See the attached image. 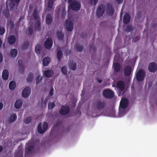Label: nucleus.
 <instances>
[{"mask_svg": "<svg viewBox=\"0 0 157 157\" xmlns=\"http://www.w3.org/2000/svg\"><path fill=\"white\" fill-rule=\"evenodd\" d=\"M106 106V102L105 101L98 99L95 101L94 105V107L97 110H101L104 109Z\"/></svg>", "mask_w": 157, "mask_h": 157, "instance_id": "nucleus-1", "label": "nucleus"}, {"mask_svg": "<svg viewBox=\"0 0 157 157\" xmlns=\"http://www.w3.org/2000/svg\"><path fill=\"white\" fill-rule=\"evenodd\" d=\"M68 7L73 10L77 11L80 9L81 4L79 2L76 0H73L69 3Z\"/></svg>", "mask_w": 157, "mask_h": 157, "instance_id": "nucleus-2", "label": "nucleus"}, {"mask_svg": "<svg viewBox=\"0 0 157 157\" xmlns=\"http://www.w3.org/2000/svg\"><path fill=\"white\" fill-rule=\"evenodd\" d=\"M26 145L28 147H25V156H27L32 153L34 148V144L32 140L29 141L28 143L26 144Z\"/></svg>", "mask_w": 157, "mask_h": 157, "instance_id": "nucleus-3", "label": "nucleus"}, {"mask_svg": "<svg viewBox=\"0 0 157 157\" xmlns=\"http://www.w3.org/2000/svg\"><path fill=\"white\" fill-rule=\"evenodd\" d=\"M146 73L143 69L140 70L136 73V78L138 81H143L145 78Z\"/></svg>", "mask_w": 157, "mask_h": 157, "instance_id": "nucleus-4", "label": "nucleus"}, {"mask_svg": "<svg viewBox=\"0 0 157 157\" xmlns=\"http://www.w3.org/2000/svg\"><path fill=\"white\" fill-rule=\"evenodd\" d=\"M103 95L104 97L107 98H111L114 96V93L112 90L106 89L103 92Z\"/></svg>", "mask_w": 157, "mask_h": 157, "instance_id": "nucleus-5", "label": "nucleus"}, {"mask_svg": "<svg viewBox=\"0 0 157 157\" xmlns=\"http://www.w3.org/2000/svg\"><path fill=\"white\" fill-rule=\"evenodd\" d=\"M42 124L40 123L38 125L37 130L38 132L40 134H43L47 130L48 124L46 122H44L43 124V129L42 128Z\"/></svg>", "mask_w": 157, "mask_h": 157, "instance_id": "nucleus-6", "label": "nucleus"}, {"mask_svg": "<svg viewBox=\"0 0 157 157\" xmlns=\"http://www.w3.org/2000/svg\"><path fill=\"white\" fill-rule=\"evenodd\" d=\"M105 6L102 4L98 6L96 11V15L98 17H100L103 15L105 12Z\"/></svg>", "mask_w": 157, "mask_h": 157, "instance_id": "nucleus-7", "label": "nucleus"}, {"mask_svg": "<svg viewBox=\"0 0 157 157\" xmlns=\"http://www.w3.org/2000/svg\"><path fill=\"white\" fill-rule=\"evenodd\" d=\"M59 113L62 115L67 114L70 112V108L67 105H62L61 108L59 110Z\"/></svg>", "mask_w": 157, "mask_h": 157, "instance_id": "nucleus-8", "label": "nucleus"}, {"mask_svg": "<svg viewBox=\"0 0 157 157\" xmlns=\"http://www.w3.org/2000/svg\"><path fill=\"white\" fill-rule=\"evenodd\" d=\"M128 101L127 99L125 98H122L120 104V107L122 109H125L128 106Z\"/></svg>", "mask_w": 157, "mask_h": 157, "instance_id": "nucleus-9", "label": "nucleus"}, {"mask_svg": "<svg viewBox=\"0 0 157 157\" xmlns=\"http://www.w3.org/2000/svg\"><path fill=\"white\" fill-rule=\"evenodd\" d=\"M31 89L28 86L25 87L22 92V96L24 98H27L30 95Z\"/></svg>", "mask_w": 157, "mask_h": 157, "instance_id": "nucleus-10", "label": "nucleus"}, {"mask_svg": "<svg viewBox=\"0 0 157 157\" xmlns=\"http://www.w3.org/2000/svg\"><path fill=\"white\" fill-rule=\"evenodd\" d=\"M149 71L151 72H155L157 70V65L154 62L151 63L148 66Z\"/></svg>", "mask_w": 157, "mask_h": 157, "instance_id": "nucleus-11", "label": "nucleus"}, {"mask_svg": "<svg viewBox=\"0 0 157 157\" xmlns=\"http://www.w3.org/2000/svg\"><path fill=\"white\" fill-rule=\"evenodd\" d=\"M125 86L124 83L122 81L119 80L117 82V87L121 91H123L124 90Z\"/></svg>", "mask_w": 157, "mask_h": 157, "instance_id": "nucleus-12", "label": "nucleus"}, {"mask_svg": "<svg viewBox=\"0 0 157 157\" xmlns=\"http://www.w3.org/2000/svg\"><path fill=\"white\" fill-rule=\"evenodd\" d=\"M66 25L67 31H71L73 29L74 25L73 22L70 20L66 21Z\"/></svg>", "mask_w": 157, "mask_h": 157, "instance_id": "nucleus-13", "label": "nucleus"}, {"mask_svg": "<svg viewBox=\"0 0 157 157\" xmlns=\"http://www.w3.org/2000/svg\"><path fill=\"white\" fill-rule=\"evenodd\" d=\"M52 40L51 38L48 37L45 42L44 45L47 49H50L52 47Z\"/></svg>", "mask_w": 157, "mask_h": 157, "instance_id": "nucleus-14", "label": "nucleus"}, {"mask_svg": "<svg viewBox=\"0 0 157 157\" xmlns=\"http://www.w3.org/2000/svg\"><path fill=\"white\" fill-rule=\"evenodd\" d=\"M14 5L15 3L13 0H9L6 2V8L8 9L13 10Z\"/></svg>", "mask_w": 157, "mask_h": 157, "instance_id": "nucleus-15", "label": "nucleus"}, {"mask_svg": "<svg viewBox=\"0 0 157 157\" xmlns=\"http://www.w3.org/2000/svg\"><path fill=\"white\" fill-rule=\"evenodd\" d=\"M114 12V9L112 5L110 3L107 5V12L108 14L110 16H112Z\"/></svg>", "mask_w": 157, "mask_h": 157, "instance_id": "nucleus-16", "label": "nucleus"}, {"mask_svg": "<svg viewBox=\"0 0 157 157\" xmlns=\"http://www.w3.org/2000/svg\"><path fill=\"white\" fill-rule=\"evenodd\" d=\"M132 72V68L130 66L125 67L124 69V75L126 76H129Z\"/></svg>", "mask_w": 157, "mask_h": 157, "instance_id": "nucleus-17", "label": "nucleus"}, {"mask_svg": "<svg viewBox=\"0 0 157 157\" xmlns=\"http://www.w3.org/2000/svg\"><path fill=\"white\" fill-rule=\"evenodd\" d=\"M43 75L47 78H50L52 76L54 72L52 70H45L43 72Z\"/></svg>", "mask_w": 157, "mask_h": 157, "instance_id": "nucleus-18", "label": "nucleus"}, {"mask_svg": "<svg viewBox=\"0 0 157 157\" xmlns=\"http://www.w3.org/2000/svg\"><path fill=\"white\" fill-rule=\"evenodd\" d=\"M131 20V16L128 13H125L124 16L123 22L125 24H127L129 23Z\"/></svg>", "mask_w": 157, "mask_h": 157, "instance_id": "nucleus-19", "label": "nucleus"}, {"mask_svg": "<svg viewBox=\"0 0 157 157\" xmlns=\"http://www.w3.org/2000/svg\"><path fill=\"white\" fill-rule=\"evenodd\" d=\"M23 151L21 149H20L18 147L14 154V157H23Z\"/></svg>", "mask_w": 157, "mask_h": 157, "instance_id": "nucleus-20", "label": "nucleus"}, {"mask_svg": "<svg viewBox=\"0 0 157 157\" xmlns=\"http://www.w3.org/2000/svg\"><path fill=\"white\" fill-rule=\"evenodd\" d=\"M17 118V116L15 113H14L8 119V122L11 123L14 122Z\"/></svg>", "mask_w": 157, "mask_h": 157, "instance_id": "nucleus-21", "label": "nucleus"}, {"mask_svg": "<svg viewBox=\"0 0 157 157\" xmlns=\"http://www.w3.org/2000/svg\"><path fill=\"white\" fill-rule=\"evenodd\" d=\"M23 103V101L21 99L17 100L14 104V106L17 109H20L21 106Z\"/></svg>", "mask_w": 157, "mask_h": 157, "instance_id": "nucleus-22", "label": "nucleus"}, {"mask_svg": "<svg viewBox=\"0 0 157 157\" xmlns=\"http://www.w3.org/2000/svg\"><path fill=\"white\" fill-rule=\"evenodd\" d=\"M113 67L114 70L117 72L120 71L121 69V67L118 63H113Z\"/></svg>", "mask_w": 157, "mask_h": 157, "instance_id": "nucleus-23", "label": "nucleus"}, {"mask_svg": "<svg viewBox=\"0 0 157 157\" xmlns=\"http://www.w3.org/2000/svg\"><path fill=\"white\" fill-rule=\"evenodd\" d=\"M45 20L47 24L49 25L51 24L52 21V17L50 14L48 13L47 15Z\"/></svg>", "mask_w": 157, "mask_h": 157, "instance_id": "nucleus-24", "label": "nucleus"}, {"mask_svg": "<svg viewBox=\"0 0 157 157\" xmlns=\"http://www.w3.org/2000/svg\"><path fill=\"white\" fill-rule=\"evenodd\" d=\"M2 77V78L4 80L8 79L9 77V72L7 69H5L3 70Z\"/></svg>", "mask_w": 157, "mask_h": 157, "instance_id": "nucleus-25", "label": "nucleus"}, {"mask_svg": "<svg viewBox=\"0 0 157 157\" xmlns=\"http://www.w3.org/2000/svg\"><path fill=\"white\" fill-rule=\"evenodd\" d=\"M51 62V59L49 57L44 58L43 60V64L44 66H46L48 65Z\"/></svg>", "mask_w": 157, "mask_h": 157, "instance_id": "nucleus-26", "label": "nucleus"}, {"mask_svg": "<svg viewBox=\"0 0 157 157\" xmlns=\"http://www.w3.org/2000/svg\"><path fill=\"white\" fill-rule=\"evenodd\" d=\"M17 64L20 67L19 70L23 73L24 72V68L23 65V61L22 59H19L17 62Z\"/></svg>", "mask_w": 157, "mask_h": 157, "instance_id": "nucleus-27", "label": "nucleus"}, {"mask_svg": "<svg viewBox=\"0 0 157 157\" xmlns=\"http://www.w3.org/2000/svg\"><path fill=\"white\" fill-rule=\"evenodd\" d=\"M56 35L59 40H63L64 35L62 33V31H57L56 32Z\"/></svg>", "mask_w": 157, "mask_h": 157, "instance_id": "nucleus-28", "label": "nucleus"}, {"mask_svg": "<svg viewBox=\"0 0 157 157\" xmlns=\"http://www.w3.org/2000/svg\"><path fill=\"white\" fill-rule=\"evenodd\" d=\"M69 66L70 68L73 70H75L76 69V63H73L72 60L69 61Z\"/></svg>", "mask_w": 157, "mask_h": 157, "instance_id": "nucleus-29", "label": "nucleus"}, {"mask_svg": "<svg viewBox=\"0 0 157 157\" xmlns=\"http://www.w3.org/2000/svg\"><path fill=\"white\" fill-rule=\"evenodd\" d=\"M17 54V51L16 49H13L11 50L10 52V56L12 57H16Z\"/></svg>", "mask_w": 157, "mask_h": 157, "instance_id": "nucleus-30", "label": "nucleus"}, {"mask_svg": "<svg viewBox=\"0 0 157 157\" xmlns=\"http://www.w3.org/2000/svg\"><path fill=\"white\" fill-rule=\"evenodd\" d=\"M33 74L32 72L29 73L27 76L26 78L27 81L28 82H30L33 80Z\"/></svg>", "mask_w": 157, "mask_h": 157, "instance_id": "nucleus-31", "label": "nucleus"}, {"mask_svg": "<svg viewBox=\"0 0 157 157\" xmlns=\"http://www.w3.org/2000/svg\"><path fill=\"white\" fill-rule=\"evenodd\" d=\"M16 41V37L14 35L10 36L8 39V42L10 44H13Z\"/></svg>", "mask_w": 157, "mask_h": 157, "instance_id": "nucleus-32", "label": "nucleus"}, {"mask_svg": "<svg viewBox=\"0 0 157 157\" xmlns=\"http://www.w3.org/2000/svg\"><path fill=\"white\" fill-rule=\"evenodd\" d=\"M16 83L14 81H11L9 84V88L10 90H13L16 87Z\"/></svg>", "mask_w": 157, "mask_h": 157, "instance_id": "nucleus-33", "label": "nucleus"}, {"mask_svg": "<svg viewBox=\"0 0 157 157\" xmlns=\"http://www.w3.org/2000/svg\"><path fill=\"white\" fill-rule=\"evenodd\" d=\"M39 13L38 12V10L36 9L33 11V16L35 20H37L39 18Z\"/></svg>", "mask_w": 157, "mask_h": 157, "instance_id": "nucleus-34", "label": "nucleus"}, {"mask_svg": "<svg viewBox=\"0 0 157 157\" xmlns=\"http://www.w3.org/2000/svg\"><path fill=\"white\" fill-rule=\"evenodd\" d=\"M35 51L37 54H40L41 51V47L40 44H38L36 45L35 48Z\"/></svg>", "mask_w": 157, "mask_h": 157, "instance_id": "nucleus-35", "label": "nucleus"}, {"mask_svg": "<svg viewBox=\"0 0 157 157\" xmlns=\"http://www.w3.org/2000/svg\"><path fill=\"white\" fill-rule=\"evenodd\" d=\"M7 25L10 26L11 29L13 28L15 26L14 22L11 20L7 21Z\"/></svg>", "mask_w": 157, "mask_h": 157, "instance_id": "nucleus-36", "label": "nucleus"}, {"mask_svg": "<svg viewBox=\"0 0 157 157\" xmlns=\"http://www.w3.org/2000/svg\"><path fill=\"white\" fill-rule=\"evenodd\" d=\"M57 56L58 60L60 61L63 56V53L61 50H58L57 51Z\"/></svg>", "mask_w": 157, "mask_h": 157, "instance_id": "nucleus-37", "label": "nucleus"}, {"mask_svg": "<svg viewBox=\"0 0 157 157\" xmlns=\"http://www.w3.org/2000/svg\"><path fill=\"white\" fill-rule=\"evenodd\" d=\"M133 29L132 26V25H128L126 27L124 30L125 31L129 32L132 31Z\"/></svg>", "mask_w": 157, "mask_h": 157, "instance_id": "nucleus-38", "label": "nucleus"}, {"mask_svg": "<svg viewBox=\"0 0 157 157\" xmlns=\"http://www.w3.org/2000/svg\"><path fill=\"white\" fill-rule=\"evenodd\" d=\"M40 26H41V22L40 21V20H38L36 21V30H40Z\"/></svg>", "mask_w": 157, "mask_h": 157, "instance_id": "nucleus-39", "label": "nucleus"}, {"mask_svg": "<svg viewBox=\"0 0 157 157\" xmlns=\"http://www.w3.org/2000/svg\"><path fill=\"white\" fill-rule=\"evenodd\" d=\"M54 1L53 0H49L48 3V8H52L54 4Z\"/></svg>", "mask_w": 157, "mask_h": 157, "instance_id": "nucleus-40", "label": "nucleus"}, {"mask_svg": "<svg viewBox=\"0 0 157 157\" xmlns=\"http://www.w3.org/2000/svg\"><path fill=\"white\" fill-rule=\"evenodd\" d=\"M61 71L63 74L64 75H67V68L66 66H63L61 69Z\"/></svg>", "mask_w": 157, "mask_h": 157, "instance_id": "nucleus-41", "label": "nucleus"}, {"mask_svg": "<svg viewBox=\"0 0 157 157\" xmlns=\"http://www.w3.org/2000/svg\"><path fill=\"white\" fill-rule=\"evenodd\" d=\"M42 80V77H40L39 75H38L36 78V83L37 85H38L40 82H41Z\"/></svg>", "mask_w": 157, "mask_h": 157, "instance_id": "nucleus-42", "label": "nucleus"}, {"mask_svg": "<svg viewBox=\"0 0 157 157\" xmlns=\"http://www.w3.org/2000/svg\"><path fill=\"white\" fill-rule=\"evenodd\" d=\"M76 49L79 52L82 51L83 49V47L82 45L77 44L75 46Z\"/></svg>", "mask_w": 157, "mask_h": 157, "instance_id": "nucleus-43", "label": "nucleus"}, {"mask_svg": "<svg viewBox=\"0 0 157 157\" xmlns=\"http://www.w3.org/2000/svg\"><path fill=\"white\" fill-rule=\"evenodd\" d=\"M6 31L4 27L0 26V35H3Z\"/></svg>", "mask_w": 157, "mask_h": 157, "instance_id": "nucleus-44", "label": "nucleus"}, {"mask_svg": "<svg viewBox=\"0 0 157 157\" xmlns=\"http://www.w3.org/2000/svg\"><path fill=\"white\" fill-rule=\"evenodd\" d=\"M32 119L31 117H29L25 119L24 121V123L26 124L30 123L32 121Z\"/></svg>", "mask_w": 157, "mask_h": 157, "instance_id": "nucleus-45", "label": "nucleus"}, {"mask_svg": "<svg viewBox=\"0 0 157 157\" xmlns=\"http://www.w3.org/2000/svg\"><path fill=\"white\" fill-rule=\"evenodd\" d=\"M56 104L54 102L49 103L48 104V109H52L55 107Z\"/></svg>", "mask_w": 157, "mask_h": 157, "instance_id": "nucleus-46", "label": "nucleus"}, {"mask_svg": "<svg viewBox=\"0 0 157 157\" xmlns=\"http://www.w3.org/2000/svg\"><path fill=\"white\" fill-rule=\"evenodd\" d=\"M61 124V122L60 121H58L56 122L53 126V128L55 129L56 128L58 127Z\"/></svg>", "mask_w": 157, "mask_h": 157, "instance_id": "nucleus-47", "label": "nucleus"}, {"mask_svg": "<svg viewBox=\"0 0 157 157\" xmlns=\"http://www.w3.org/2000/svg\"><path fill=\"white\" fill-rule=\"evenodd\" d=\"M29 43L28 42H25L23 44L22 48L23 49H25L27 48L29 46Z\"/></svg>", "mask_w": 157, "mask_h": 157, "instance_id": "nucleus-48", "label": "nucleus"}, {"mask_svg": "<svg viewBox=\"0 0 157 157\" xmlns=\"http://www.w3.org/2000/svg\"><path fill=\"white\" fill-rule=\"evenodd\" d=\"M28 30L29 35H31L33 34V28L32 27H29L28 29Z\"/></svg>", "mask_w": 157, "mask_h": 157, "instance_id": "nucleus-49", "label": "nucleus"}, {"mask_svg": "<svg viewBox=\"0 0 157 157\" xmlns=\"http://www.w3.org/2000/svg\"><path fill=\"white\" fill-rule=\"evenodd\" d=\"M3 14L6 17H8L9 16L10 13L8 10H5L4 11Z\"/></svg>", "mask_w": 157, "mask_h": 157, "instance_id": "nucleus-50", "label": "nucleus"}, {"mask_svg": "<svg viewBox=\"0 0 157 157\" xmlns=\"http://www.w3.org/2000/svg\"><path fill=\"white\" fill-rule=\"evenodd\" d=\"M90 51L92 50L93 51H95V48L94 47L93 44H90Z\"/></svg>", "mask_w": 157, "mask_h": 157, "instance_id": "nucleus-51", "label": "nucleus"}, {"mask_svg": "<svg viewBox=\"0 0 157 157\" xmlns=\"http://www.w3.org/2000/svg\"><path fill=\"white\" fill-rule=\"evenodd\" d=\"M98 0H90V3L91 5H92L93 4V1L94 5L95 6L98 3Z\"/></svg>", "mask_w": 157, "mask_h": 157, "instance_id": "nucleus-52", "label": "nucleus"}, {"mask_svg": "<svg viewBox=\"0 0 157 157\" xmlns=\"http://www.w3.org/2000/svg\"><path fill=\"white\" fill-rule=\"evenodd\" d=\"M53 88H51L49 92V95L50 96H52L53 95Z\"/></svg>", "mask_w": 157, "mask_h": 157, "instance_id": "nucleus-53", "label": "nucleus"}, {"mask_svg": "<svg viewBox=\"0 0 157 157\" xmlns=\"http://www.w3.org/2000/svg\"><path fill=\"white\" fill-rule=\"evenodd\" d=\"M140 39V38L139 36H137L136 37L134 38L133 40L135 42H136L138 41Z\"/></svg>", "mask_w": 157, "mask_h": 157, "instance_id": "nucleus-54", "label": "nucleus"}, {"mask_svg": "<svg viewBox=\"0 0 157 157\" xmlns=\"http://www.w3.org/2000/svg\"><path fill=\"white\" fill-rule=\"evenodd\" d=\"M3 61V56L2 54L0 53V62H2Z\"/></svg>", "mask_w": 157, "mask_h": 157, "instance_id": "nucleus-55", "label": "nucleus"}, {"mask_svg": "<svg viewBox=\"0 0 157 157\" xmlns=\"http://www.w3.org/2000/svg\"><path fill=\"white\" fill-rule=\"evenodd\" d=\"M3 107V104L2 103L0 102V111L2 110Z\"/></svg>", "mask_w": 157, "mask_h": 157, "instance_id": "nucleus-56", "label": "nucleus"}, {"mask_svg": "<svg viewBox=\"0 0 157 157\" xmlns=\"http://www.w3.org/2000/svg\"><path fill=\"white\" fill-rule=\"evenodd\" d=\"M118 56H117V55H115L114 58V60L117 61L118 60Z\"/></svg>", "mask_w": 157, "mask_h": 157, "instance_id": "nucleus-57", "label": "nucleus"}, {"mask_svg": "<svg viewBox=\"0 0 157 157\" xmlns=\"http://www.w3.org/2000/svg\"><path fill=\"white\" fill-rule=\"evenodd\" d=\"M3 149L2 146L0 145V152H1Z\"/></svg>", "mask_w": 157, "mask_h": 157, "instance_id": "nucleus-58", "label": "nucleus"}, {"mask_svg": "<svg viewBox=\"0 0 157 157\" xmlns=\"http://www.w3.org/2000/svg\"><path fill=\"white\" fill-rule=\"evenodd\" d=\"M2 41L0 38V48L1 47Z\"/></svg>", "mask_w": 157, "mask_h": 157, "instance_id": "nucleus-59", "label": "nucleus"}, {"mask_svg": "<svg viewBox=\"0 0 157 157\" xmlns=\"http://www.w3.org/2000/svg\"><path fill=\"white\" fill-rule=\"evenodd\" d=\"M122 1V0H116V1H117L119 4L121 3Z\"/></svg>", "mask_w": 157, "mask_h": 157, "instance_id": "nucleus-60", "label": "nucleus"}, {"mask_svg": "<svg viewBox=\"0 0 157 157\" xmlns=\"http://www.w3.org/2000/svg\"><path fill=\"white\" fill-rule=\"evenodd\" d=\"M20 0H15V2L17 3H18L20 2Z\"/></svg>", "mask_w": 157, "mask_h": 157, "instance_id": "nucleus-61", "label": "nucleus"}, {"mask_svg": "<svg viewBox=\"0 0 157 157\" xmlns=\"http://www.w3.org/2000/svg\"><path fill=\"white\" fill-rule=\"evenodd\" d=\"M98 82H99V83H101V82H102V80L101 79H98Z\"/></svg>", "mask_w": 157, "mask_h": 157, "instance_id": "nucleus-62", "label": "nucleus"}, {"mask_svg": "<svg viewBox=\"0 0 157 157\" xmlns=\"http://www.w3.org/2000/svg\"><path fill=\"white\" fill-rule=\"evenodd\" d=\"M72 0H68V3H70V2H72Z\"/></svg>", "mask_w": 157, "mask_h": 157, "instance_id": "nucleus-63", "label": "nucleus"}, {"mask_svg": "<svg viewBox=\"0 0 157 157\" xmlns=\"http://www.w3.org/2000/svg\"><path fill=\"white\" fill-rule=\"evenodd\" d=\"M82 94H84L85 92H84V90H83L82 91Z\"/></svg>", "mask_w": 157, "mask_h": 157, "instance_id": "nucleus-64", "label": "nucleus"}]
</instances>
